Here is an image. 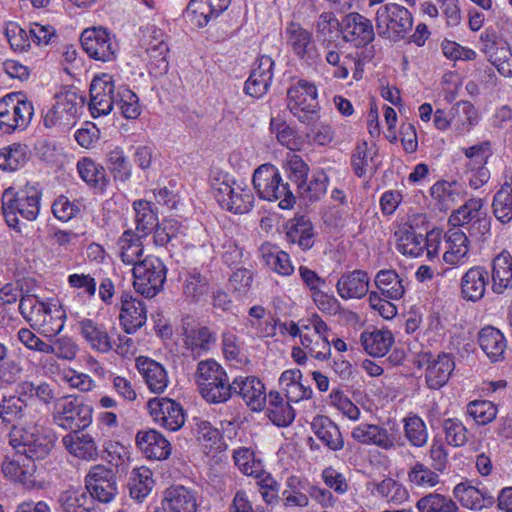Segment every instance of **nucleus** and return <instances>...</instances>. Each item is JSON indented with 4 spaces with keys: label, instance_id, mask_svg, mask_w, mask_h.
Wrapping results in <instances>:
<instances>
[{
    "label": "nucleus",
    "instance_id": "nucleus-1",
    "mask_svg": "<svg viewBox=\"0 0 512 512\" xmlns=\"http://www.w3.org/2000/svg\"><path fill=\"white\" fill-rule=\"evenodd\" d=\"M41 193L34 187L16 190L9 187L4 190L1 202L2 213L7 225L21 233L18 215L28 221H34L40 211Z\"/></svg>",
    "mask_w": 512,
    "mask_h": 512
},
{
    "label": "nucleus",
    "instance_id": "nucleus-2",
    "mask_svg": "<svg viewBox=\"0 0 512 512\" xmlns=\"http://www.w3.org/2000/svg\"><path fill=\"white\" fill-rule=\"evenodd\" d=\"M252 182L261 199L271 202L280 200L281 209H291L296 203L289 183L282 181L278 169L270 163L262 164L254 171Z\"/></svg>",
    "mask_w": 512,
    "mask_h": 512
},
{
    "label": "nucleus",
    "instance_id": "nucleus-3",
    "mask_svg": "<svg viewBox=\"0 0 512 512\" xmlns=\"http://www.w3.org/2000/svg\"><path fill=\"white\" fill-rule=\"evenodd\" d=\"M195 380L200 394L209 403H224L231 398L230 382L224 368L215 360L200 361Z\"/></svg>",
    "mask_w": 512,
    "mask_h": 512
},
{
    "label": "nucleus",
    "instance_id": "nucleus-4",
    "mask_svg": "<svg viewBox=\"0 0 512 512\" xmlns=\"http://www.w3.org/2000/svg\"><path fill=\"white\" fill-rule=\"evenodd\" d=\"M55 311L59 314L56 315L57 319L53 323L51 305L40 301L29 287L26 288L25 294L20 297L19 312L32 328L43 327L46 332L52 335L59 334L64 327L66 316L59 309Z\"/></svg>",
    "mask_w": 512,
    "mask_h": 512
},
{
    "label": "nucleus",
    "instance_id": "nucleus-5",
    "mask_svg": "<svg viewBox=\"0 0 512 512\" xmlns=\"http://www.w3.org/2000/svg\"><path fill=\"white\" fill-rule=\"evenodd\" d=\"M375 21L377 34L392 42L404 39L413 27L411 12L397 3L380 6Z\"/></svg>",
    "mask_w": 512,
    "mask_h": 512
},
{
    "label": "nucleus",
    "instance_id": "nucleus-6",
    "mask_svg": "<svg viewBox=\"0 0 512 512\" xmlns=\"http://www.w3.org/2000/svg\"><path fill=\"white\" fill-rule=\"evenodd\" d=\"M315 84L300 79L287 90V108L303 124L313 125L320 118Z\"/></svg>",
    "mask_w": 512,
    "mask_h": 512
},
{
    "label": "nucleus",
    "instance_id": "nucleus-7",
    "mask_svg": "<svg viewBox=\"0 0 512 512\" xmlns=\"http://www.w3.org/2000/svg\"><path fill=\"white\" fill-rule=\"evenodd\" d=\"M93 408L80 395H66L54 402L53 418L64 429L75 433L92 423Z\"/></svg>",
    "mask_w": 512,
    "mask_h": 512
},
{
    "label": "nucleus",
    "instance_id": "nucleus-8",
    "mask_svg": "<svg viewBox=\"0 0 512 512\" xmlns=\"http://www.w3.org/2000/svg\"><path fill=\"white\" fill-rule=\"evenodd\" d=\"M132 272L136 292L152 298L162 289L167 269L161 259L150 255L135 263Z\"/></svg>",
    "mask_w": 512,
    "mask_h": 512
},
{
    "label": "nucleus",
    "instance_id": "nucleus-9",
    "mask_svg": "<svg viewBox=\"0 0 512 512\" xmlns=\"http://www.w3.org/2000/svg\"><path fill=\"white\" fill-rule=\"evenodd\" d=\"M45 450H12L2 464L6 477L23 484L27 483L36 471L35 460L43 457Z\"/></svg>",
    "mask_w": 512,
    "mask_h": 512
},
{
    "label": "nucleus",
    "instance_id": "nucleus-10",
    "mask_svg": "<svg viewBox=\"0 0 512 512\" xmlns=\"http://www.w3.org/2000/svg\"><path fill=\"white\" fill-rule=\"evenodd\" d=\"M85 488L88 494L102 503L111 502L118 494V486L114 472L102 465L92 467L85 477Z\"/></svg>",
    "mask_w": 512,
    "mask_h": 512
},
{
    "label": "nucleus",
    "instance_id": "nucleus-11",
    "mask_svg": "<svg viewBox=\"0 0 512 512\" xmlns=\"http://www.w3.org/2000/svg\"><path fill=\"white\" fill-rule=\"evenodd\" d=\"M80 41L86 53L95 60L107 62L115 58L117 44L103 27L85 29Z\"/></svg>",
    "mask_w": 512,
    "mask_h": 512
},
{
    "label": "nucleus",
    "instance_id": "nucleus-12",
    "mask_svg": "<svg viewBox=\"0 0 512 512\" xmlns=\"http://www.w3.org/2000/svg\"><path fill=\"white\" fill-rule=\"evenodd\" d=\"M114 92L115 85L112 76L102 74L92 80L89 109L94 118L111 112L113 105L118 100Z\"/></svg>",
    "mask_w": 512,
    "mask_h": 512
},
{
    "label": "nucleus",
    "instance_id": "nucleus-13",
    "mask_svg": "<svg viewBox=\"0 0 512 512\" xmlns=\"http://www.w3.org/2000/svg\"><path fill=\"white\" fill-rule=\"evenodd\" d=\"M341 33L343 39L346 42L353 43L355 47H365L375 38L371 20L357 12L349 13L343 17Z\"/></svg>",
    "mask_w": 512,
    "mask_h": 512
},
{
    "label": "nucleus",
    "instance_id": "nucleus-14",
    "mask_svg": "<svg viewBox=\"0 0 512 512\" xmlns=\"http://www.w3.org/2000/svg\"><path fill=\"white\" fill-rule=\"evenodd\" d=\"M231 396L239 395L254 411L264 408L266 394L264 384L255 376L236 377L230 383Z\"/></svg>",
    "mask_w": 512,
    "mask_h": 512
},
{
    "label": "nucleus",
    "instance_id": "nucleus-15",
    "mask_svg": "<svg viewBox=\"0 0 512 512\" xmlns=\"http://www.w3.org/2000/svg\"><path fill=\"white\" fill-rule=\"evenodd\" d=\"M489 273L483 266L469 268L460 280V295L468 302L476 303L485 296Z\"/></svg>",
    "mask_w": 512,
    "mask_h": 512
},
{
    "label": "nucleus",
    "instance_id": "nucleus-16",
    "mask_svg": "<svg viewBox=\"0 0 512 512\" xmlns=\"http://www.w3.org/2000/svg\"><path fill=\"white\" fill-rule=\"evenodd\" d=\"M148 408L156 419L161 416L162 425L171 431L180 429L185 422L183 408L170 398L149 400Z\"/></svg>",
    "mask_w": 512,
    "mask_h": 512
},
{
    "label": "nucleus",
    "instance_id": "nucleus-17",
    "mask_svg": "<svg viewBox=\"0 0 512 512\" xmlns=\"http://www.w3.org/2000/svg\"><path fill=\"white\" fill-rule=\"evenodd\" d=\"M144 302L134 298L129 293L121 296L120 322L127 334H133L140 329L147 320Z\"/></svg>",
    "mask_w": 512,
    "mask_h": 512
},
{
    "label": "nucleus",
    "instance_id": "nucleus-18",
    "mask_svg": "<svg viewBox=\"0 0 512 512\" xmlns=\"http://www.w3.org/2000/svg\"><path fill=\"white\" fill-rule=\"evenodd\" d=\"M163 509L169 512H196V492L182 485H174L164 491Z\"/></svg>",
    "mask_w": 512,
    "mask_h": 512
},
{
    "label": "nucleus",
    "instance_id": "nucleus-19",
    "mask_svg": "<svg viewBox=\"0 0 512 512\" xmlns=\"http://www.w3.org/2000/svg\"><path fill=\"white\" fill-rule=\"evenodd\" d=\"M336 290L344 300L363 298L369 291L368 273L357 269L342 274L336 283Z\"/></svg>",
    "mask_w": 512,
    "mask_h": 512
},
{
    "label": "nucleus",
    "instance_id": "nucleus-20",
    "mask_svg": "<svg viewBox=\"0 0 512 512\" xmlns=\"http://www.w3.org/2000/svg\"><path fill=\"white\" fill-rule=\"evenodd\" d=\"M427 359V368L425 379L430 389H439L449 380L451 373L455 368L453 357L448 353H441L436 359Z\"/></svg>",
    "mask_w": 512,
    "mask_h": 512
},
{
    "label": "nucleus",
    "instance_id": "nucleus-21",
    "mask_svg": "<svg viewBox=\"0 0 512 512\" xmlns=\"http://www.w3.org/2000/svg\"><path fill=\"white\" fill-rule=\"evenodd\" d=\"M139 373L153 393H162L168 385V376L165 368L157 361L140 356L136 359Z\"/></svg>",
    "mask_w": 512,
    "mask_h": 512
},
{
    "label": "nucleus",
    "instance_id": "nucleus-22",
    "mask_svg": "<svg viewBox=\"0 0 512 512\" xmlns=\"http://www.w3.org/2000/svg\"><path fill=\"white\" fill-rule=\"evenodd\" d=\"M448 248L443 255L446 264L453 267L465 265L469 254V239L460 229L449 230L446 235Z\"/></svg>",
    "mask_w": 512,
    "mask_h": 512
},
{
    "label": "nucleus",
    "instance_id": "nucleus-23",
    "mask_svg": "<svg viewBox=\"0 0 512 512\" xmlns=\"http://www.w3.org/2000/svg\"><path fill=\"white\" fill-rule=\"evenodd\" d=\"M492 291L503 294L512 289V255L503 250L492 261Z\"/></svg>",
    "mask_w": 512,
    "mask_h": 512
},
{
    "label": "nucleus",
    "instance_id": "nucleus-24",
    "mask_svg": "<svg viewBox=\"0 0 512 512\" xmlns=\"http://www.w3.org/2000/svg\"><path fill=\"white\" fill-rule=\"evenodd\" d=\"M286 239L289 243L297 244L303 251L314 245V227L306 216L295 217L286 226Z\"/></svg>",
    "mask_w": 512,
    "mask_h": 512
},
{
    "label": "nucleus",
    "instance_id": "nucleus-25",
    "mask_svg": "<svg viewBox=\"0 0 512 512\" xmlns=\"http://www.w3.org/2000/svg\"><path fill=\"white\" fill-rule=\"evenodd\" d=\"M366 487L373 496L395 505H400L409 499L406 487L392 478H385L381 482L369 481Z\"/></svg>",
    "mask_w": 512,
    "mask_h": 512
},
{
    "label": "nucleus",
    "instance_id": "nucleus-26",
    "mask_svg": "<svg viewBox=\"0 0 512 512\" xmlns=\"http://www.w3.org/2000/svg\"><path fill=\"white\" fill-rule=\"evenodd\" d=\"M81 335L90 347L98 352L107 353L112 350L111 338L103 324L85 318L79 321Z\"/></svg>",
    "mask_w": 512,
    "mask_h": 512
},
{
    "label": "nucleus",
    "instance_id": "nucleus-27",
    "mask_svg": "<svg viewBox=\"0 0 512 512\" xmlns=\"http://www.w3.org/2000/svg\"><path fill=\"white\" fill-rule=\"evenodd\" d=\"M453 494L463 507L475 511L492 505L494 501L488 492L463 482L454 487Z\"/></svg>",
    "mask_w": 512,
    "mask_h": 512
},
{
    "label": "nucleus",
    "instance_id": "nucleus-28",
    "mask_svg": "<svg viewBox=\"0 0 512 512\" xmlns=\"http://www.w3.org/2000/svg\"><path fill=\"white\" fill-rule=\"evenodd\" d=\"M59 502L64 512H97L93 497L86 488H69L61 493Z\"/></svg>",
    "mask_w": 512,
    "mask_h": 512
},
{
    "label": "nucleus",
    "instance_id": "nucleus-29",
    "mask_svg": "<svg viewBox=\"0 0 512 512\" xmlns=\"http://www.w3.org/2000/svg\"><path fill=\"white\" fill-rule=\"evenodd\" d=\"M478 342L483 352L493 361L500 360L505 352L507 343L500 330L486 326L478 335Z\"/></svg>",
    "mask_w": 512,
    "mask_h": 512
},
{
    "label": "nucleus",
    "instance_id": "nucleus-30",
    "mask_svg": "<svg viewBox=\"0 0 512 512\" xmlns=\"http://www.w3.org/2000/svg\"><path fill=\"white\" fill-rule=\"evenodd\" d=\"M154 484L153 474L149 468L142 466L133 469L128 482L131 498L142 502L151 493Z\"/></svg>",
    "mask_w": 512,
    "mask_h": 512
},
{
    "label": "nucleus",
    "instance_id": "nucleus-31",
    "mask_svg": "<svg viewBox=\"0 0 512 512\" xmlns=\"http://www.w3.org/2000/svg\"><path fill=\"white\" fill-rule=\"evenodd\" d=\"M153 33V40L146 49V53L149 56V66L151 71H154L156 74H164L167 73L169 68L167 60L169 47L164 40L160 39L162 36L160 30H155Z\"/></svg>",
    "mask_w": 512,
    "mask_h": 512
},
{
    "label": "nucleus",
    "instance_id": "nucleus-32",
    "mask_svg": "<svg viewBox=\"0 0 512 512\" xmlns=\"http://www.w3.org/2000/svg\"><path fill=\"white\" fill-rule=\"evenodd\" d=\"M376 287L381 291L385 297L398 300L402 298L405 293L403 280L395 270L383 269L380 270L374 279Z\"/></svg>",
    "mask_w": 512,
    "mask_h": 512
},
{
    "label": "nucleus",
    "instance_id": "nucleus-33",
    "mask_svg": "<svg viewBox=\"0 0 512 512\" xmlns=\"http://www.w3.org/2000/svg\"><path fill=\"white\" fill-rule=\"evenodd\" d=\"M135 211L136 232L146 237L158 225L157 211L153 209V204L146 200H137L133 203Z\"/></svg>",
    "mask_w": 512,
    "mask_h": 512
},
{
    "label": "nucleus",
    "instance_id": "nucleus-34",
    "mask_svg": "<svg viewBox=\"0 0 512 512\" xmlns=\"http://www.w3.org/2000/svg\"><path fill=\"white\" fill-rule=\"evenodd\" d=\"M77 170L84 182L101 192H103L109 184L105 169L90 158H83L78 161Z\"/></svg>",
    "mask_w": 512,
    "mask_h": 512
},
{
    "label": "nucleus",
    "instance_id": "nucleus-35",
    "mask_svg": "<svg viewBox=\"0 0 512 512\" xmlns=\"http://www.w3.org/2000/svg\"><path fill=\"white\" fill-rule=\"evenodd\" d=\"M361 343L369 355L373 357H382L392 346L393 336L388 330L363 332L361 334Z\"/></svg>",
    "mask_w": 512,
    "mask_h": 512
},
{
    "label": "nucleus",
    "instance_id": "nucleus-36",
    "mask_svg": "<svg viewBox=\"0 0 512 512\" xmlns=\"http://www.w3.org/2000/svg\"><path fill=\"white\" fill-rule=\"evenodd\" d=\"M287 44L299 57L304 58L312 49V34L299 23L290 22L285 30Z\"/></svg>",
    "mask_w": 512,
    "mask_h": 512
},
{
    "label": "nucleus",
    "instance_id": "nucleus-37",
    "mask_svg": "<svg viewBox=\"0 0 512 512\" xmlns=\"http://www.w3.org/2000/svg\"><path fill=\"white\" fill-rule=\"evenodd\" d=\"M144 236L135 233L131 229L123 232L122 236L118 240V246L120 248L121 260L126 264H132L133 266L137 263L139 258L143 254V246L141 239Z\"/></svg>",
    "mask_w": 512,
    "mask_h": 512
},
{
    "label": "nucleus",
    "instance_id": "nucleus-38",
    "mask_svg": "<svg viewBox=\"0 0 512 512\" xmlns=\"http://www.w3.org/2000/svg\"><path fill=\"white\" fill-rule=\"evenodd\" d=\"M352 436L361 444L377 445L383 448L393 446L386 429L372 424H362L353 430Z\"/></svg>",
    "mask_w": 512,
    "mask_h": 512
},
{
    "label": "nucleus",
    "instance_id": "nucleus-39",
    "mask_svg": "<svg viewBox=\"0 0 512 512\" xmlns=\"http://www.w3.org/2000/svg\"><path fill=\"white\" fill-rule=\"evenodd\" d=\"M395 235L397 236L399 250L404 255L418 257L424 252L425 246H427V254L431 255L427 243L428 236L424 238V234L421 231L414 233L399 229Z\"/></svg>",
    "mask_w": 512,
    "mask_h": 512
},
{
    "label": "nucleus",
    "instance_id": "nucleus-40",
    "mask_svg": "<svg viewBox=\"0 0 512 512\" xmlns=\"http://www.w3.org/2000/svg\"><path fill=\"white\" fill-rule=\"evenodd\" d=\"M28 161V147L25 144L13 143L0 151V168L4 171H15Z\"/></svg>",
    "mask_w": 512,
    "mask_h": 512
},
{
    "label": "nucleus",
    "instance_id": "nucleus-41",
    "mask_svg": "<svg viewBox=\"0 0 512 512\" xmlns=\"http://www.w3.org/2000/svg\"><path fill=\"white\" fill-rule=\"evenodd\" d=\"M318 439L328 448H342L343 438L338 426L328 417H320L313 423Z\"/></svg>",
    "mask_w": 512,
    "mask_h": 512
},
{
    "label": "nucleus",
    "instance_id": "nucleus-42",
    "mask_svg": "<svg viewBox=\"0 0 512 512\" xmlns=\"http://www.w3.org/2000/svg\"><path fill=\"white\" fill-rule=\"evenodd\" d=\"M493 213L502 223L512 220V178L506 181L493 199Z\"/></svg>",
    "mask_w": 512,
    "mask_h": 512
},
{
    "label": "nucleus",
    "instance_id": "nucleus-43",
    "mask_svg": "<svg viewBox=\"0 0 512 512\" xmlns=\"http://www.w3.org/2000/svg\"><path fill=\"white\" fill-rule=\"evenodd\" d=\"M416 508L419 512H456L458 507L449 497L440 493H429L421 497Z\"/></svg>",
    "mask_w": 512,
    "mask_h": 512
},
{
    "label": "nucleus",
    "instance_id": "nucleus-44",
    "mask_svg": "<svg viewBox=\"0 0 512 512\" xmlns=\"http://www.w3.org/2000/svg\"><path fill=\"white\" fill-rule=\"evenodd\" d=\"M452 111V125L461 133L468 131L477 122V111L473 104L468 101L458 102Z\"/></svg>",
    "mask_w": 512,
    "mask_h": 512
},
{
    "label": "nucleus",
    "instance_id": "nucleus-45",
    "mask_svg": "<svg viewBox=\"0 0 512 512\" xmlns=\"http://www.w3.org/2000/svg\"><path fill=\"white\" fill-rule=\"evenodd\" d=\"M184 294L192 301H198L205 296L209 290V279L196 269L186 274L184 285Z\"/></svg>",
    "mask_w": 512,
    "mask_h": 512
},
{
    "label": "nucleus",
    "instance_id": "nucleus-46",
    "mask_svg": "<svg viewBox=\"0 0 512 512\" xmlns=\"http://www.w3.org/2000/svg\"><path fill=\"white\" fill-rule=\"evenodd\" d=\"M107 163L115 180L125 182L131 177V164L121 148L116 147L108 153Z\"/></svg>",
    "mask_w": 512,
    "mask_h": 512
},
{
    "label": "nucleus",
    "instance_id": "nucleus-47",
    "mask_svg": "<svg viewBox=\"0 0 512 512\" xmlns=\"http://www.w3.org/2000/svg\"><path fill=\"white\" fill-rule=\"evenodd\" d=\"M55 99L57 108L63 110L64 114L71 120L76 117L78 109L84 106V98L79 96L74 88L64 89L57 93Z\"/></svg>",
    "mask_w": 512,
    "mask_h": 512
},
{
    "label": "nucleus",
    "instance_id": "nucleus-48",
    "mask_svg": "<svg viewBox=\"0 0 512 512\" xmlns=\"http://www.w3.org/2000/svg\"><path fill=\"white\" fill-rule=\"evenodd\" d=\"M254 200L251 190L235 185L233 194L229 197V204L225 205L224 209L236 214H244L253 208Z\"/></svg>",
    "mask_w": 512,
    "mask_h": 512
},
{
    "label": "nucleus",
    "instance_id": "nucleus-49",
    "mask_svg": "<svg viewBox=\"0 0 512 512\" xmlns=\"http://www.w3.org/2000/svg\"><path fill=\"white\" fill-rule=\"evenodd\" d=\"M233 458L245 475L258 477L263 471L262 460L256 456L254 450H234Z\"/></svg>",
    "mask_w": 512,
    "mask_h": 512
},
{
    "label": "nucleus",
    "instance_id": "nucleus-50",
    "mask_svg": "<svg viewBox=\"0 0 512 512\" xmlns=\"http://www.w3.org/2000/svg\"><path fill=\"white\" fill-rule=\"evenodd\" d=\"M183 335L186 347L191 350L200 349L206 351L209 349V345L215 342V336L205 326L191 329L185 328Z\"/></svg>",
    "mask_w": 512,
    "mask_h": 512
},
{
    "label": "nucleus",
    "instance_id": "nucleus-51",
    "mask_svg": "<svg viewBox=\"0 0 512 512\" xmlns=\"http://www.w3.org/2000/svg\"><path fill=\"white\" fill-rule=\"evenodd\" d=\"M328 176L323 170L316 171L309 183L304 182L303 187H299V193L309 201H317L325 195L327 191Z\"/></svg>",
    "mask_w": 512,
    "mask_h": 512
},
{
    "label": "nucleus",
    "instance_id": "nucleus-52",
    "mask_svg": "<svg viewBox=\"0 0 512 512\" xmlns=\"http://www.w3.org/2000/svg\"><path fill=\"white\" fill-rule=\"evenodd\" d=\"M467 413L477 424L486 425L495 419L497 408L491 401L475 400L468 404Z\"/></svg>",
    "mask_w": 512,
    "mask_h": 512
},
{
    "label": "nucleus",
    "instance_id": "nucleus-53",
    "mask_svg": "<svg viewBox=\"0 0 512 512\" xmlns=\"http://www.w3.org/2000/svg\"><path fill=\"white\" fill-rule=\"evenodd\" d=\"M283 168L288 178L297 184V188L303 187V183L307 181L309 166L299 155H289Z\"/></svg>",
    "mask_w": 512,
    "mask_h": 512
},
{
    "label": "nucleus",
    "instance_id": "nucleus-54",
    "mask_svg": "<svg viewBox=\"0 0 512 512\" xmlns=\"http://www.w3.org/2000/svg\"><path fill=\"white\" fill-rule=\"evenodd\" d=\"M483 201L480 198H473L468 200L463 206H461L452 216L451 221H454L455 225L463 226L470 224L475 217H479L482 214Z\"/></svg>",
    "mask_w": 512,
    "mask_h": 512
},
{
    "label": "nucleus",
    "instance_id": "nucleus-55",
    "mask_svg": "<svg viewBox=\"0 0 512 512\" xmlns=\"http://www.w3.org/2000/svg\"><path fill=\"white\" fill-rule=\"evenodd\" d=\"M186 12L192 16L191 20L196 21L199 27L207 25L211 19L218 17L207 0H191Z\"/></svg>",
    "mask_w": 512,
    "mask_h": 512
},
{
    "label": "nucleus",
    "instance_id": "nucleus-56",
    "mask_svg": "<svg viewBox=\"0 0 512 512\" xmlns=\"http://www.w3.org/2000/svg\"><path fill=\"white\" fill-rule=\"evenodd\" d=\"M19 96H21L20 93H10L0 99V131L3 133L9 134L15 130L13 100Z\"/></svg>",
    "mask_w": 512,
    "mask_h": 512
},
{
    "label": "nucleus",
    "instance_id": "nucleus-57",
    "mask_svg": "<svg viewBox=\"0 0 512 512\" xmlns=\"http://www.w3.org/2000/svg\"><path fill=\"white\" fill-rule=\"evenodd\" d=\"M405 435L413 446L421 447L427 441L426 426L418 416L408 417L404 425Z\"/></svg>",
    "mask_w": 512,
    "mask_h": 512
},
{
    "label": "nucleus",
    "instance_id": "nucleus-58",
    "mask_svg": "<svg viewBox=\"0 0 512 512\" xmlns=\"http://www.w3.org/2000/svg\"><path fill=\"white\" fill-rule=\"evenodd\" d=\"M116 104L119 106L121 114L127 119H136L141 113L139 99L130 89H123L117 93Z\"/></svg>",
    "mask_w": 512,
    "mask_h": 512
},
{
    "label": "nucleus",
    "instance_id": "nucleus-59",
    "mask_svg": "<svg viewBox=\"0 0 512 512\" xmlns=\"http://www.w3.org/2000/svg\"><path fill=\"white\" fill-rule=\"evenodd\" d=\"M316 32L323 41L331 39L341 32V22L332 12H323L316 22Z\"/></svg>",
    "mask_w": 512,
    "mask_h": 512
},
{
    "label": "nucleus",
    "instance_id": "nucleus-60",
    "mask_svg": "<svg viewBox=\"0 0 512 512\" xmlns=\"http://www.w3.org/2000/svg\"><path fill=\"white\" fill-rule=\"evenodd\" d=\"M409 481L421 488H432L439 483V475L423 464H416L408 474Z\"/></svg>",
    "mask_w": 512,
    "mask_h": 512
},
{
    "label": "nucleus",
    "instance_id": "nucleus-61",
    "mask_svg": "<svg viewBox=\"0 0 512 512\" xmlns=\"http://www.w3.org/2000/svg\"><path fill=\"white\" fill-rule=\"evenodd\" d=\"M443 430L448 445L461 447L467 441V429L457 419H446L443 422Z\"/></svg>",
    "mask_w": 512,
    "mask_h": 512
},
{
    "label": "nucleus",
    "instance_id": "nucleus-62",
    "mask_svg": "<svg viewBox=\"0 0 512 512\" xmlns=\"http://www.w3.org/2000/svg\"><path fill=\"white\" fill-rule=\"evenodd\" d=\"M464 155L469 159V167L486 165L492 155V144L486 140L471 147L462 149Z\"/></svg>",
    "mask_w": 512,
    "mask_h": 512
},
{
    "label": "nucleus",
    "instance_id": "nucleus-63",
    "mask_svg": "<svg viewBox=\"0 0 512 512\" xmlns=\"http://www.w3.org/2000/svg\"><path fill=\"white\" fill-rule=\"evenodd\" d=\"M487 60L494 65L503 76L507 77L512 75V54L506 42L500 46L497 51L489 55Z\"/></svg>",
    "mask_w": 512,
    "mask_h": 512
},
{
    "label": "nucleus",
    "instance_id": "nucleus-64",
    "mask_svg": "<svg viewBox=\"0 0 512 512\" xmlns=\"http://www.w3.org/2000/svg\"><path fill=\"white\" fill-rule=\"evenodd\" d=\"M3 402L6 408V416L4 422H12L31 416L30 408L26 406L21 398H16L14 395L9 398H4Z\"/></svg>",
    "mask_w": 512,
    "mask_h": 512
}]
</instances>
